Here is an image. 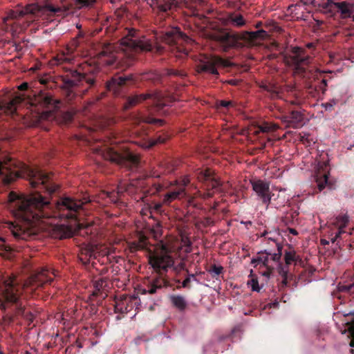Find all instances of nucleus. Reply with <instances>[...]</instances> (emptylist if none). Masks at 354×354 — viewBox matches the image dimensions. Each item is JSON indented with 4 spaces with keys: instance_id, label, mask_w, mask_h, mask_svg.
Segmentation results:
<instances>
[{
    "instance_id": "nucleus-10",
    "label": "nucleus",
    "mask_w": 354,
    "mask_h": 354,
    "mask_svg": "<svg viewBox=\"0 0 354 354\" xmlns=\"http://www.w3.org/2000/svg\"><path fill=\"white\" fill-rule=\"evenodd\" d=\"M90 202V200L84 198L83 201H76L70 197H66L57 203V209L59 211L68 210L67 214H60L59 216L73 217V214L81 209L84 204Z\"/></svg>"
},
{
    "instance_id": "nucleus-64",
    "label": "nucleus",
    "mask_w": 354,
    "mask_h": 354,
    "mask_svg": "<svg viewBox=\"0 0 354 354\" xmlns=\"http://www.w3.org/2000/svg\"><path fill=\"white\" fill-rule=\"evenodd\" d=\"M160 235V232L159 230H158L157 231H156V232H154V237H155L156 239H157V238H158V236H159Z\"/></svg>"
},
{
    "instance_id": "nucleus-41",
    "label": "nucleus",
    "mask_w": 354,
    "mask_h": 354,
    "mask_svg": "<svg viewBox=\"0 0 354 354\" xmlns=\"http://www.w3.org/2000/svg\"><path fill=\"white\" fill-rule=\"evenodd\" d=\"M277 129V125L275 124H271V123H263L262 125L259 127V129L261 132H270L272 131H274Z\"/></svg>"
},
{
    "instance_id": "nucleus-1",
    "label": "nucleus",
    "mask_w": 354,
    "mask_h": 354,
    "mask_svg": "<svg viewBox=\"0 0 354 354\" xmlns=\"http://www.w3.org/2000/svg\"><path fill=\"white\" fill-rule=\"evenodd\" d=\"M0 175L6 184L17 178H27L32 187L41 185L49 193H53L57 189V185H50V178L46 174L37 169L30 168L21 162H12L10 158L0 162Z\"/></svg>"
},
{
    "instance_id": "nucleus-30",
    "label": "nucleus",
    "mask_w": 354,
    "mask_h": 354,
    "mask_svg": "<svg viewBox=\"0 0 354 354\" xmlns=\"http://www.w3.org/2000/svg\"><path fill=\"white\" fill-rule=\"evenodd\" d=\"M73 57L69 55V50H67L66 53L57 55L50 62L51 65H59L64 62H71Z\"/></svg>"
},
{
    "instance_id": "nucleus-2",
    "label": "nucleus",
    "mask_w": 354,
    "mask_h": 354,
    "mask_svg": "<svg viewBox=\"0 0 354 354\" xmlns=\"http://www.w3.org/2000/svg\"><path fill=\"white\" fill-rule=\"evenodd\" d=\"M10 208L14 215L28 223H35L41 216H44L42 211L49 205V201L41 195L26 197L24 195H18L11 192L9 194Z\"/></svg>"
},
{
    "instance_id": "nucleus-63",
    "label": "nucleus",
    "mask_w": 354,
    "mask_h": 354,
    "mask_svg": "<svg viewBox=\"0 0 354 354\" xmlns=\"http://www.w3.org/2000/svg\"><path fill=\"white\" fill-rule=\"evenodd\" d=\"M289 232L294 234V235H297V232L295 230V229H292V228H290L289 229Z\"/></svg>"
},
{
    "instance_id": "nucleus-28",
    "label": "nucleus",
    "mask_w": 354,
    "mask_h": 354,
    "mask_svg": "<svg viewBox=\"0 0 354 354\" xmlns=\"http://www.w3.org/2000/svg\"><path fill=\"white\" fill-rule=\"evenodd\" d=\"M129 80V76H120L113 77L108 83H107V88L109 90L116 91V86H120L124 84V82Z\"/></svg>"
},
{
    "instance_id": "nucleus-51",
    "label": "nucleus",
    "mask_w": 354,
    "mask_h": 354,
    "mask_svg": "<svg viewBox=\"0 0 354 354\" xmlns=\"http://www.w3.org/2000/svg\"><path fill=\"white\" fill-rule=\"evenodd\" d=\"M73 115L71 112H66L64 114L63 118H64V121L66 122L70 121L72 119Z\"/></svg>"
},
{
    "instance_id": "nucleus-11",
    "label": "nucleus",
    "mask_w": 354,
    "mask_h": 354,
    "mask_svg": "<svg viewBox=\"0 0 354 354\" xmlns=\"http://www.w3.org/2000/svg\"><path fill=\"white\" fill-rule=\"evenodd\" d=\"M43 9H46L52 12L57 14V16H65L67 15L70 10V6H63L61 7H54L51 5H46L44 8L38 6L37 4H29L24 9L19 10V15L23 17L28 14H35L41 11Z\"/></svg>"
},
{
    "instance_id": "nucleus-47",
    "label": "nucleus",
    "mask_w": 354,
    "mask_h": 354,
    "mask_svg": "<svg viewBox=\"0 0 354 354\" xmlns=\"http://www.w3.org/2000/svg\"><path fill=\"white\" fill-rule=\"evenodd\" d=\"M140 121H142V122L149 123V124H158V125H161L162 124V120L152 119L150 118H144V119L140 120Z\"/></svg>"
},
{
    "instance_id": "nucleus-13",
    "label": "nucleus",
    "mask_w": 354,
    "mask_h": 354,
    "mask_svg": "<svg viewBox=\"0 0 354 354\" xmlns=\"http://www.w3.org/2000/svg\"><path fill=\"white\" fill-rule=\"evenodd\" d=\"M228 66L229 63L218 57L212 56L205 58V59L198 66V71L207 72L211 74L218 75V73L216 66Z\"/></svg>"
},
{
    "instance_id": "nucleus-15",
    "label": "nucleus",
    "mask_w": 354,
    "mask_h": 354,
    "mask_svg": "<svg viewBox=\"0 0 354 354\" xmlns=\"http://www.w3.org/2000/svg\"><path fill=\"white\" fill-rule=\"evenodd\" d=\"M251 183L253 191L262 202L268 205L272 198L269 183L261 180H253Z\"/></svg>"
},
{
    "instance_id": "nucleus-58",
    "label": "nucleus",
    "mask_w": 354,
    "mask_h": 354,
    "mask_svg": "<svg viewBox=\"0 0 354 354\" xmlns=\"http://www.w3.org/2000/svg\"><path fill=\"white\" fill-rule=\"evenodd\" d=\"M189 178L187 177H184V178L182 180V185L185 187L189 183Z\"/></svg>"
},
{
    "instance_id": "nucleus-37",
    "label": "nucleus",
    "mask_w": 354,
    "mask_h": 354,
    "mask_svg": "<svg viewBox=\"0 0 354 354\" xmlns=\"http://www.w3.org/2000/svg\"><path fill=\"white\" fill-rule=\"evenodd\" d=\"M37 100L42 106H48L55 102L50 95L44 93H41Z\"/></svg>"
},
{
    "instance_id": "nucleus-14",
    "label": "nucleus",
    "mask_w": 354,
    "mask_h": 354,
    "mask_svg": "<svg viewBox=\"0 0 354 354\" xmlns=\"http://www.w3.org/2000/svg\"><path fill=\"white\" fill-rule=\"evenodd\" d=\"M50 272H51L54 276H56L55 269H51L50 270L43 269L39 272L32 277L29 281L24 285V287L26 288L30 287L31 290H32L35 288L41 286L45 282L51 281L53 278L48 276Z\"/></svg>"
},
{
    "instance_id": "nucleus-52",
    "label": "nucleus",
    "mask_w": 354,
    "mask_h": 354,
    "mask_svg": "<svg viewBox=\"0 0 354 354\" xmlns=\"http://www.w3.org/2000/svg\"><path fill=\"white\" fill-rule=\"evenodd\" d=\"M164 142V140H163V139H161L160 138H158V139H157V140H152V141L151 142L150 145H148V146H145V147L149 148V147H152V146L155 145H156V143H158V142Z\"/></svg>"
},
{
    "instance_id": "nucleus-48",
    "label": "nucleus",
    "mask_w": 354,
    "mask_h": 354,
    "mask_svg": "<svg viewBox=\"0 0 354 354\" xmlns=\"http://www.w3.org/2000/svg\"><path fill=\"white\" fill-rule=\"evenodd\" d=\"M105 283L106 281H104V279L103 278H100L95 281L94 286L97 290H100L101 288H103L104 284Z\"/></svg>"
},
{
    "instance_id": "nucleus-6",
    "label": "nucleus",
    "mask_w": 354,
    "mask_h": 354,
    "mask_svg": "<svg viewBox=\"0 0 354 354\" xmlns=\"http://www.w3.org/2000/svg\"><path fill=\"white\" fill-rule=\"evenodd\" d=\"M20 287L13 277H9L0 284V308L6 309L10 304L17 301Z\"/></svg>"
},
{
    "instance_id": "nucleus-20",
    "label": "nucleus",
    "mask_w": 354,
    "mask_h": 354,
    "mask_svg": "<svg viewBox=\"0 0 354 354\" xmlns=\"http://www.w3.org/2000/svg\"><path fill=\"white\" fill-rule=\"evenodd\" d=\"M327 167L328 163L326 162L319 163L317 165V183L320 191L324 189L328 184V172L325 171Z\"/></svg>"
},
{
    "instance_id": "nucleus-35",
    "label": "nucleus",
    "mask_w": 354,
    "mask_h": 354,
    "mask_svg": "<svg viewBox=\"0 0 354 354\" xmlns=\"http://www.w3.org/2000/svg\"><path fill=\"white\" fill-rule=\"evenodd\" d=\"M145 248H147V241L144 235H140L138 243L133 242L129 245V248L131 252H133L137 249Z\"/></svg>"
},
{
    "instance_id": "nucleus-56",
    "label": "nucleus",
    "mask_w": 354,
    "mask_h": 354,
    "mask_svg": "<svg viewBox=\"0 0 354 354\" xmlns=\"http://www.w3.org/2000/svg\"><path fill=\"white\" fill-rule=\"evenodd\" d=\"M162 186L160 185H155V191H152L151 194H155L156 192H158L161 190Z\"/></svg>"
},
{
    "instance_id": "nucleus-43",
    "label": "nucleus",
    "mask_w": 354,
    "mask_h": 354,
    "mask_svg": "<svg viewBox=\"0 0 354 354\" xmlns=\"http://www.w3.org/2000/svg\"><path fill=\"white\" fill-rule=\"evenodd\" d=\"M76 6L79 8L93 5L96 0H73Z\"/></svg>"
},
{
    "instance_id": "nucleus-55",
    "label": "nucleus",
    "mask_w": 354,
    "mask_h": 354,
    "mask_svg": "<svg viewBox=\"0 0 354 354\" xmlns=\"http://www.w3.org/2000/svg\"><path fill=\"white\" fill-rule=\"evenodd\" d=\"M51 114L50 111H46V112H44L41 115H40V119L41 120H44V119H47L48 117Z\"/></svg>"
},
{
    "instance_id": "nucleus-42",
    "label": "nucleus",
    "mask_w": 354,
    "mask_h": 354,
    "mask_svg": "<svg viewBox=\"0 0 354 354\" xmlns=\"http://www.w3.org/2000/svg\"><path fill=\"white\" fill-rule=\"evenodd\" d=\"M347 328L345 330H347L350 335L353 337V340L350 342V346L351 347L354 346V319L351 320L349 322L346 323Z\"/></svg>"
},
{
    "instance_id": "nucleus-18",
    "label": "nucleus",
    "mask_w": 354,
    "mask_h": 354,
    "mask_svg": "<svg viewBox=\"0 0 354 354\" xmlns=\"http://www.w3.org/2000/svg\"><path fill=\"white\" fill-rule=\"evenodd\" d=\"M328 6L331 8H337L342 18L351 17L354 12V4L351 2H333L332 0H328Z\"/></svg>"
},
{
    "instance_id": "nucleus-50",
    "label": "nucleus",
    "mask_w": 354,
    "mask_h": 354,
    "mask_svg": "<svg viewBox=\"0 0 354 354\" xmlns=\"http://www.w3.org/2000/svg\"><path fill=\"white\" fill-rule=\"evenodd\" d=\"M336 104V101L335 100H333L331 101H330L329 102H326L325 104H323V106L326 109H330V108H332L334 105Z\"/></svg>"
},
{
    "instance_id": "nucleus-22",
    "label": "nucleus",
    "mask_w": 354,
    "mask_h": 354,
    "mask_svg": "<svg viewBox=\"0 0 354 354\" xmlns=\"http://www.w3.org/2000/svg\"><path fill=\"white\" fill-rule=\"evenodd\" d=\"M153 10L166 12L171 9V3L169 0H144Z\"/></svg>"
},
{
    "instance_id": "nucleus-32",
    "label": "nucleus",
    "mask_w": 354,
    "mask_h": 354,
    "mask_svg": "<svg viewBox=\"0 0 354 354\" xmlns=\"http://www.w3.org/2000/svg\"><path fill=\"white\" fill-rule=\"evenodd\" d=\"M172 304L180 310L186 308L187 302L184 297L181 295H171L170 297Z\"/></svg>"
},
{
    "instance_id": "nucleus-16",
    "label": "nucleus",
    "mask_w": 354,
    "mask_h": 354,
    "mask_svg": "<svg viewBox=\"0 0 354 354\" xmlns=\"http://www.w3.org/2000/svg\"><path fill=\"white\" fill-rule=\"evenodd\" d=\"M84 227H87V226H84L83 224H77L76 228L64 224H53L51 225V231L53 236L55 238L64 239L73 236L76 230H80Z\"/></svg>"
},
{
    "instance_id": "nucleus-61",
    "label": "nucleus",
    "mask_w": 354,
    "mask_h": 354,
    "mask_svg": "<svg viewBox=\"0 0 354 354\" xmlns=\"http://www.w3.org/2000/svg\"><path fill=\"white\" fill-rule=\"evenodd\" d=\"M190 281V277H187L183 282V286L185 287L187 284Z\"/></svg>"
},
{
    "instance_id": "nucleus-54",
    "label": "nucleus",
    "mask_w": 354,
    "mask_h": 354,
    "mask_svg": "<svg viewBox=\"0 0 354 354\" xmlns=\"http://www.w3.org/2000/svg\"><path fill=\"white\" fill-rule=\"evenodd\" d=\"M114 60L115 59H114L113 57L111 56L110 59L109 60H106V61L102 60L101 62L106 65H111L114 62Z\"/></svg>"
},
{
    "instance_id": "nucleus-33",
    "label": "nucleus",
    "mask_w": 354,
    "mask_h": 354,
    "mask_svg": "<svg viewBox=\"0 0 354 354\" xmlns=\"http://www.w3.org/2000/svg\"><path fill=\"white\" fill-rule=\"evenodd\" d=\"M230 24L235 27H242L246 24V21L241 15H231L229 16Z\"/></svg>"
},
{
    "instance_id": "nucleus-49",
    "label": "nucleus",
    "mask_w": 354,
    "mask_h": 354,
    "mask_svg": "<svg viewBox=\"0 0 354 354\" xmlns=\"http://www.w3.org/2000/svg\"><path fill=\"white\" fill-rule=\"evenodd\" d=\"M111 46L109 44L107 46L104 48V49L100 53V57H102L104 56H109L111 55Z\"/></svg>"
},
{
    "instance_id": "nucleus-44",
    "label": "nucleus",
    "mask_w": 354,
    "mask_h": 354,
    "mask_svg": "<svg viewBox=\"0 0 354 354\" xmlns=\"http://www.w3.org/2000/svg\"><path fill=\"white\" fill-rule=\"evenodd\" d=\"M277 265H278L279 273L283 278V283H286V280L287 276H288V270L287 268L283 267L279 263Z\"/></svg>"
},
{
    "instance_id": "nucleus-59",
    "label": "nucleus",
    "mask_w": 354,
    "mask_h": 354,
    "mask_svg": "<svg viewBox=\"0 0 354 354\" xmlns=\"http://www.w3.org/2000/svg\"><path fill=\"white\" fill-rule=\"evenodd\" d=\"M184 268V263L180 262L176 268H175V270H183Z\"/></svg>"
},
{
    "instance_id": "nucleus-4",
    "label": "nucleus",
    "mask_w": 354,
    "mask_h": 354,
    "mask_svg": "<svg viewBox=\"0 0 354 354\" xmlns=\"http://www.w3.org/2000/svg\"><path fill=\"white\" fill-rule=\"evenodd\" d=\"M162 40L172 47V51L179 58H183L188 55L189 50L187 46L194 42L191 38L181 32L176 27L167 31L162 36Z\"/></svg>"
},
{
    "instance_id": "nucleus-8",
    "label": "nucleus",
    "mask_w": 354,
    "mask_h": 354,
    "mask_svg": "<svg viewBox=\"0 0 354 354\" xmlns=\"http://www.w3.org/2000/svg\"><path fill=\"white\" fill-rule=\"evenodd\" d=\"M277 246L278 249L277 253L272 254L267 250L261 251L258 252L257 256L253 258L251 261L254 267L263 266L268 268V271L263 273V275L267 277L270 276V271L274 269V266L278 263L281 257L282 246L279 243H277Z\"/></svg>"
},
{
    "instance_id": "nucleus-46",
    "label": "nucleus",
    "mask_w": 354,
    "mask_h": 354,
    "mask_svg": "<svg viewBox=\"0 0 354 354\" xmlns=\"http://www.w3.org/2000/svg\"><path fill=\"white\" fill-rule=\"evenodd\" d=\"M248 285L253 291L259 292L261 290V287L259 286V283L257 279H251L248 282Z\"/></svg>"
},
{
    "instance_id": "nucleus-38",
    "label": "nucleus",
    "mask_w": 354,
    "mask_h": 354,
    "mask_svg": "<svg viewBox=\"0 0 354 354\" xmlns=\"http://www.w3.org/2000/svg\"><path fill=\"white\" fill-rule=\"evenodd\" d=\"M180 252L185 254L191 252L190 241L187 236L181 237V245L179 247Z\"/></svg>"
},
{
    "instance_id": "nucleus-7",
    "label": "nucleus",
    "mask_w": 354,
    "mask_h": 354,
    "mask_svg": "<svg viewBox=\"0 0 354 354\" xmlns=\"http://www.w3.org/2000/svg\"><path fill=\"white\" fill-rule=\"evenodd\" d=\"M120 46L122 50L125 53H127L128 50L149 51L151 49L150 41L145 37H136L134 30H130L128 35L122 39Z\"/></svg>"
},
{
    "instance_id": "nucleus-53",
    "label": "nucleus",
    "mask_w": 354,
    "mask_h": 354,
    "mask_svg": "<svg viewBox=\"0 0 354 354\" xmlns=\"http://www.w3.org/2000/svg\"><path fill=\"white\" fill-rule=\"evenodd\" d=\"M231 104H232V102L231 101L221 100V101L219 102V105L221 106H223V107H227V106H229Z\"/></svg>"
},
{
    "instance_id": "nucleus-9",
    "label": "nucleus",
    "mask_w": 354,
    "mask_h": 354,
    "mask_svg": "<svg viewBox=\"0 0 354 354\" xmlns=\"http://www.w3.org/2000/svg\"><path fill=\"white\" fill-rule=\"evenodd\" d=\"M304 50L299 47L292 48L290 54L285 57L286 64L299 73L304 71L303 66L308 62L309 57L304 54Z\"/></svg>"
},
{
    "instance_id": "nucleus-45",
    "label": "nucleus",
    "mask_w": 354,
    "mask_h": 354,
    "mask_svg": "<svg viewBox=\"0 0 354 354\" xmlns=\"http://www.w3.org/2000/svg\"><path fill=\"white\" fill-rule=\"evenodd\" d=\"M223 267L221 266H213L212 268L209 270V272L212 275V277H216L219 275L223 271Z\"/></svg>"
},
{
    "instance_id": "nucleus-34",
    "label": "nucleus",
    "mask_w": 354,
    "mask_h": 354,
    "mask_svg": "<svg viewBox=\"0 0 354 354\" xmlns=\"http://www.w3.org/2000/svg\"><path fill=\"white\" fill-rule=\"evenodd\" d=\"M21 101L20 97H16L8 103L0 104V110L5 109L6 111L13 113L16 110V104Z\"/></svg>"
},
{
    "instance_id": "nucleus-24",
    "label": "nucleus",
    "mask_w": 354,
    "mask_h": 354,
    "mask_svg": "<svg viewBox=\"0 0 354 354\" xmlns=\"http://www.w3.org/2000/svg\"><path fill=\"white\" fill-rule=\"evenodd\" d=\"M8 225L9 229L11 230L13 236L16 239H26L28 237L29 234L28 232H25V230H23L21 228V227H20L19 225H16L11 222L8 223Z\"/></svg>"
},
{
    "instance_id": "nucleus-39",
    "label": "nucleus",
    "mask_w": 354,
    "mask_h": 354,
    "mask_svg": "<svg viewBox=\"0 0 354 354\" xmlns=\"http://www.w3.org/2000/svg\"><path fill=\"white\" fill-rule=\"evenodd\" d=\"M286 266L292 264L297 260V256L294 251L286 252L284 255Z\"/></svg>"
},
{
    "instance_id": "nucleus-36",
    "label": "nucleus",
    "mask_w": 354,
    "mask_h": 354,
    "mask_svg": "<svg viewBox=\"0 0 354 354\" xmlns=\"http://www.w3.org/2000/svg\"><path fill=\"white\" fill-rule=\"evenodd\" d=\"M165 285L164 279L158 278L153 281L150 288L147 290H145L144 292H148L149 294H153L156 292L157 289L160 288Z\"/></svg>"
},
{
    "instance_id": "nucleus-27",
    "label": "nucleus",
    "mask_w": 354,
    "mask_h": 354,
    "mask_svg": "<svg viewBox=\"0 0 354 354\" xmlns=\"http://www.w3.org/2000/svg\"><path fill=\"white\" fill-rule=\"evenodd\" d=\"M124 191V185L120 184L119 187H118V191L115 193V192H103L100 195L101 198H109L110 201L116 203L118 201V196L123 193Z\"/></svg>"
},
{
    "instance_id": "nucleus-62",
    "label": "nucleus",
    "mask_w": 354,
    "mask_h": 354,
    "mask_svg": "<svg viewBox=\"0 0 354 354\" xmlns=\"http://www.w3.org/2000/svg\"><path fill=\"white\" fill-rule=\"evenodd\" d=\"M301 1H302L304 3V4H305V5H308V4L313 3V0H301Z\"/></svg>"
},
{
    "instance_id": "nucleus-31",
    "label": "nucleus",
    "mask_w": 354,
    "mask_h": 354,
    "mask_svg": "<svg viewBox=\"0 0 354 354\" xmlns=\"http://www.w3.org/2000/svg\"><path fill=\"white\" fill-rule=\"evenodd\" d=\"M266 35V32L263 30L252 32H245L242 35V39L254 40L258 38H264Z\"/></svg>"
},
{
    "instance_id": "nucleus-19",
    "label": "nucleus",
    "mask_w": 354,
    "mask_h": 354,
    "mask_svg": "<svg viewBox=\"0 0 354 354\" xmlns=\"http://www.w3.org/2000/svg\"><path fill=\"white\" fill-rule=\"evenodd\" d=\"M281 120L287 127L297 128L302 125L303 116L300 112L294 111L290 115L281 117Z\"/></svg>"
},
{
    "instance_id": "nucleus-3",
    "label": "nucleus",
    "mask_w": 354,
    "mask_h": 354,
    "mask_svg": "<svg viewBox=\"0 0 354 354\" xmlns=\"http://www.w3.org/2000/svg\"><path fill=\"white\" fill-rule=\"evenodd\" d=\"M148 250L149 264L157 272H166L174 264L173 252L162 241L153 245L152 248H149Z\"/></svg>"
},
{
    "instance_id": "nucleus-25",
    "label": "nucleus",
    "mask_w": 354,
    "mask_h": 354,
    "mask_svg": "<svg viewBox=\"0 0 354 354\" xmlns=\"http://www.w3.org/2000/svg\"><path fill=\"white\" fill-rule=\"evenodd\" d=\"M185 195V193L184 187H180L176 191H173L165 194L162 202L164 204L168 205L173 201H175L179 198L180 196H183Z\"/></svg>"
},
{
    "instance_id": "nucleus-26",
    "label": "nucleus",
    "mask_w": 354,
    "mask_h": 354,
    "mask_svg": "<svg viewBox=\"0 0 354 354\" xmlns=\"http://www.w3.org/2000/svg\"><path fill=\"white\" fill-rule=\"evenodd\" d=\"M151 94H140L131 97L128 99L127 104L124 105V109H129L131 106H135L137 104L145 100L147 98L151 97Z\"/></svg>"
},
{
    "instance_id": "nucleus-40",
    "label": "nucleus",
    "mask_w": 354,
    "mask_h": 354,
    "mask_svg": "<svg viewBox=\"0 0 354 354\" xmlns=\"http://www.w3.org/2000/svg\"><path fill=\"white\" fill-rule=\"evenodd\" d=\"M22 17V15H19V10H10L7 12L6 17L3 18V21L6 22L9 19H16Z\"/></svg>"
},
{
    "instance_id": "nucleus-57",
    "label": "nucleus",
    "mask_w": 354,
    "mask_h": 354,
    "mask_svg": "<svg viewBox=\"0 0 354 354\" xmlns=\"http://www.w3.org/2000/svg\"><path fill=\"white\" fill-rule=\"evenodd\" d=\"M18 88L19 90H26L28 88V84L24 82V83L21 84V85H19Z\"/></svg>"
},
{
    "instance_id": "nucleus-17",
    "label": "nucleus",
    "mask_w": 354,
    "mask_h": 354,
    "mask_svg": "<svg viewBox=\"0 0 354 354\" xmlns=\"http://www.w3.org/2000/svg\"><path fill=\"white\" fill-rule=\"evenodd\" d=\"M104 158L109 160L111 162L121 164L125 160H129L134 164L138 162V157L130 151H127L124 154L119 153L113 150H109L104 154Z\"/></svg>"
},
{
    "instance_id": "nucleus-12",
    "label": "nucleus",
    "mask_w": 354,
    "mask_h": 354,
    "mask_svg": "<svg viewBox=\"0 0 354 354\" xmlns=\"http://www.w3.org/2000/svg\"><path fill=\"white\" fill-rule=\"evenodd\" d=\"M140 299L136 296L122 295L115 301V308L116 311L122 313H127L133 308H138L140 306Z\"/></svg>"
},
{
    "instance_id": "nucleus-5",
    "label": "nucleus",
    "mask_w": 354,
    "mask_h": 354,
    "mask_svg": "<svg viewBox=\"0 0 354 354\" xmlns=\"http://www.w3.org/2000/svg\"><path fill=\"white\" fill-rule=\"evenodd\" d=\"M118 250V248L113 245L107 247L104 245L91 244L82 250L80 260L83 261L82 255L85 254L86 256H89V259L88 260V262H90L92 257H93V259L101 257L102 263L111 262L113 260L118 262L120 256L114 255ZM83 263H86L87 261H84Z\"/></svg>"
},
{
    "instance_id": "nucleus-21",
    "label": "nucleus",
    "mask_w": 354,
    "mask_h": 354,
    "mask_svg": "<svg viewBox=\"0 0 354 354\" xmlns=\"http://www.w3.org/2000/svg\"><path fill=\"white\" fill-rule=\"evenodd\" d=\"M212 38L224 44L227 48L234 46L237 40L236 35L226 32L216 33Z\"/></svg>"
},
{
    "instance_id": "nucleus-60",
    "label": "nucleus",
    "mask_w": 354,
    "mask_h": 354,
    "mask_svg": "<svg viewBox=\"0 0 354 354\" xmlns=\"http://www.w3.org/2000/svg\"><path fill=\"white\" fill-rule=\"evenodd\" d=\"M4 243H5V239L0 236V248H5L6 247L4 246Z\"/></svg>"
},
{
    "instance_id": "nucleus-23",
    "label": "nucleus",
    "mask_w": 354,
    "mask_h": 354,
    "mask_svg": "<svg viewBox=\"0 0 354 354\" xmlns=\"http://www.w3.org/2000/svg\"><path fill=\"white\" fill-rule=\"evenodd\" d=\"M348 222V218L346 215L339 216L336 218V222L335 223V225L338 227L339 230L337 232L335 236L331 239L332 243H334L336 239L344 232V228L346 226Z\"/></svg>"
},
{
    "instance_id": "nucleus-29",
    "label": "nucleus",
    "mask_w": 354,
    "mask_h": 354,
    "mask_svg": "<svg viewBox=\"0 0 354 354\" xmlns=\"http://www.w3.org/2000/svg\"><path fill=\"white\" fill-rule=\"evenodd\" d=\"M203 178L205 180L209 181V185L213 189H217L220 183L212 177V171L210 169H205L201 172Z\"/></svg>"
}]
</instances>
